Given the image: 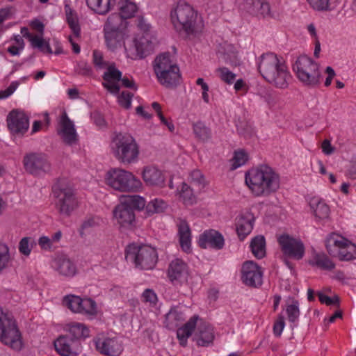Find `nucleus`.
Instances as JSON below:
<instances>
[{"label":"nucleus","mask_w":356,"mask_h":356,"mask_svg":"<svg viewBox=\"0 0 356 356\" xmlns=\"http://www.w3.org/2000/svg\"><path fill=\"white\" fill-rule=\"evenodd\" d=\"M54 344L56 352L61 356H76L81 349L80 341L68 335L60 336Z\"/></svg>","instance_id":"f3484780"},{"label":"nucleus","mask_w":356,"mask_h":356,"mask_svg":"<svg viewBox=\"0 0 356 356\" xmlns=\"http://www.w3.org/2000/svg\"><path fill=\"white\" fill-rule=\"evenodd\" d=\"M286 313L288 321L293 324L292 329L297 325L300 316L299 303L298 300H293L292 303L288 305L286 308Z\"/></svg>","instance_id":"4c0bfd02"},{"label":"nucleus","mask_w":356,"mask_h":356,"mask_svg":"<svg viewBox=\"0 0 356 356\" xmlns=\"http://www.w3.org/2000/svg\"><path fill=\"white\" fill-rule=\"evenodd\" d=\"M171 19L178 32H184L186 36H195L204 27L200 16L194 8L185 1H179L171 11Z\"/></svg>","instance_id":"7ed1b4c3"},{"label":"nucleus","mask_w":356,"mask_h":356,"mask_svg":"<svg viewBox=\"0 0 356 356\" xmlns=\"http://www.w3.org/2000/svg\"><path fill=\"white\" fill-rule=\"evenodd\" d=\"M180 197L186 205H192L196 202L193 189L188 184L183 183L180 191Z\"/></svg>","instance_id":"c03bdc74"},{"label":"nucleus","mask_w":356,"mask_h":356,"mask_svg":"<svg viewBox=\"0 0 356 356\" xmlns=\"http://www.w3.org/2000/svg\"><path fill=\"white\" fill-rule=\"evenodd\" d=\"M54 263V268L60 275L72 277L76 273V265L66 256L57 257Z\"/></svg>","instance_id":"b1692460"},{"label":"nucleus","mask_w":356,"mask_h":356,"mask_svg":"<svg viewBox=\"0 0 356 356\" xmlns=\"http://www.w3.org/2000/svg\"><path fill=\"white\" fill-rule=\"evenodd\" d=\"M126 259L141 270L153 269L158 261L155 248L147 245H129L126 248Z\"/></svg>","instance_id":"423d86ee"},{"label":"nucleus","mask_w":356,"mask_h":356,"mask_svg":"<svg viewBox=\"0 0 356 356\" xmlns=\"http://www.w3.org/2000/svg\"><path fill=\"white\" fill-rule=\"evenodd\" d=\"M314 264L320 268L327 270H331L335 267L334 264L323 253L315 254Z\"/></svg>","instance_id":"79ce46f5"},{"label":"nucleus","mask_w":356,"mask_h":356,"mask_svg":"<svg viewBox=\"0 0 356 356\" xmlns=\"http://www.w3.org/2000/svg\"><path fill=\"white\" fill-rule=\"evenodd\" d=\"M214 339L213 329L208 323H201L198 327L195 340L200 346H207Z\"/></svg>","instance_id":"bb28decb"},{"label":"nucleus","mask_w":356,"mask_h":356,"mask_svg":"<svg viewBox=\"0 0 356 356\" xmlns=\"http://www.w3.org/2000/svg\"><path fill=\"white\" fill-rule=\"evenodd\" d=\"M285 326L284 318L280 315L273 325V333L276 337H280Z\"/></svg>","instance_id":"0e129e2a"},{"label":"nucleus","mask_w":356,"mask_h":356,"mask_svg":"<svg viewBox=\"0 0 356 356\" xmlns=\"http://www.w3.org/2000/svg\"><path fill=\"white\" fill-rule=\"evenodd\" d=\"M239 7L252 15L257 17H273L270 7L264 0H238Z\"/></svg>","instance_id":"2eb2a0df"},{"label":"nucleus","mask_w":356,"mask_h":356,"mask_svg":"<svg viewBox=\"0 0 356 356\" xmlns=\"http://www.w3.org/2000/svg\"><path fill=\"white\" fill-rule=\"evenodd\" d=\"M137 9L136 4L129 0H125L119 3L120 13L127 19L134 17Z\"/></svg>","instance_id":"ea45409f"},{"label":"nucleus","mask_w":356,"mask_h":356,"mask_svg":"<svg viewBox=\"0 0 356 356\" xmlns=\"http://www.w3.org/2000/svg\"><path fill=\"white\" fill-rule=\"evenodd\" d=\"M310 207L316 218L319 220H325L329 217L330 208L325 202L318 200H312L310 202Z\"/></svg>","instance_id":"c9c22d12"},{"label":"nucleus","mask_w":356,"mask_h":356,"mask_svg":"<svg viewBox=\"0 0 356 356\" xmlns=\"http://www.w3.org/2000/svg\"><path fill=\"white\" fill-rule=\"evenodd\" d=\"M172 67L177 65L170 60L169 52L160 54L154 60V70L156 75L163 73L165 70H170Z\"/></svg>","instance_id":"2f4dec72"},{"label":"nucleus","mask_w":356,"mask_h":356,"mask_svg":"<svg viewBox=\"0 0 356 356\" xmlns=\"http://www.w3.org/2000/svg\"><path fill=\"white\" fill-rule=\"evenodd\" d=\"M113 215L118 222L122 227L131 226L135 222L134 211L122 201L115 207Z\"/></svg>","instance_id":"4be33fe9"},{"label":"nucleus","mask_w":356,"mask_h":356,"mask_svg":"<svg viewBox=\"0 0 356 356\" xmlns=\"http://www.w3.org/2000/svg\"><path fill=\"white\" fill-rule=\"evenodd\" d=\"M193 132L201 140H207L210 137L209 129L201 122L193 125Z\"/></svg>","instance_id":"864d4df0"},{"label":"nucleus","mask_w":356,"mask_h":356,"mask_svg":"<svg viewBox=\"0 0 356 356\" xmlns=\"http://www.w3.org/2000/svg\"><path fill=\"white\" fill-rule=\"evenodd\" d=\"M255 218L250 211L241 213L236 218V232L240 240L243 241L253 229Z\"/></svg>","instance_id":"412c9836"},{"label":"nucleus","mask_w":356,"mask_h":356,"mask_svg":"<svg viewBox=\"0 0 356 356\" xmlns=\"http://www.w3.org/2000/svg\"><path fill=\"white\" fill-rule=\"evenodd\" d=\"M65 11L67 22L69 26L70 27L74 35L76 37H79L80 35L81 29L76 14L67 4L65 6Z\"/></svg>","instance_id":"e433bc0d"},{"label":"nucleus","mask_w":356,"mask_h":356,"mask_svg":"<svg viewBox=\"0 0 356 356\" xmlns=\"http://www.w3.org/2000/svg\"><path fill=\"white\" fill-rule=\"evenodd\" d=\"M184 320V312L177 307H172L165 314V327L169 330H174Z\"/></svg>","instance_id":"c85d7f7f"},{"label":"nucleus","mask_w":356,"mask_h":356,"mask_svg":"<svg viewBox=\"0 0 356 356\" xmlns=\"http://www.w3.org/2000/svg\"><path fill=\"white\" fill-rule=\"evenodd\" d=\"M258 70L262 77L276 88L284 89L291 79L284 61L275 54L268 52L259 57Z\"/></svg>","instance_id":"f03ea898"},{"label":"nucleus","mask_w":356,"mask_h":356,"mask_svg":"<svg viewBox=\"0 0 356 356\" xmlns=\"http://www.w3.org/2000/svg\"><path fill=\"white\" fill-rule=\"evenodd\" d=\"M142 298L143 301L149 302L150 305H155L157 302L158 298L156 293L149 289H145L143 294Z\"/></svg>","instance_id":"680f3d73"},{"label":"nucleus","mask_w":356,"mask_h":356,"mask_svg":"<svg viewBox=\"0 0 356 356\" xmlns=\"http://www.w3.org/2000/svg\"><path fill=\"white\" fill-rule=\"evenodd\" d=\"M198 244L203 249L211 248L215 250H221L224 247L225 240L219 232L209 229L204 231L200 236Z\"/></svg>","instance_id":"6ab92c4d"},{"label":"nucleus","mask_w":356,"mask_h":356,"mask_svg":"<svg viewBox=\"0 0 356 356\" xmlns=\"http://www.w3.org/2000/svg\"><path fill=\"white\" fill-rule=\"evenodd\" d=\"M190 179L191 184L197 187L199 190L202 189L206 185L205 178L199 170H195L191 172Z\"/></svg>","instance_id":"3c124183"},{"label":"nucleus","mask_w":356,"mask_h":356,"mask_svg":"<svg viewBox=\"0 0 356 356\" xmlns=\"http://www.w3.org/2000/svg\"><path fill=\"white\" fill-rule=\"evenodd\" d=\"M216 73L222 81L228 84L232 83L236 78V74L229 70L227 67L218 68L216 70Z\"/></svg>","instance_id":"6e6d98bb"},{"label":"nucleus","mask_w":356,"mask_h":356,"mask_svg":"<svg viewBox=\"0 0 356 356\" xmlns=\"http://www.w3.org/2000/svg\"><path fill=\"white\" fill-rule=\"evenodd\" d=\"M25 170L33 175H40L50 170L51 165L47 156L43 153L31 152L23 159Z\"/></svg>","instance_id":"9b49d317"},{"label":"nucleus","mask_w":356,"mask_h":356,"mask_svg":"<svg viewBox=\"0 0 356 356\" xmlns=\"http://www.w3.org/2000/svg\"><path fill=\"white\" fill-rule=\"evenodd\" d=\"M121 201L131 207L134 211V209H143L146 206L145 199L139 195L125 196Z\"/></svg>","instance_id":"a19ab883"},{"label":"nucleus","mask_w":356,"mask_h":356,"mask_svg":"<svg viewBox=\"0 0 356 356\" xmlns=\"http://www.w3.org/2000/svg\"><path fill=\"white\" fill-rule=\"evenodd\" d=\"M317 295L318 296L319 301L323 304H325L327 306L339 305V298L337 296L330 298L321 292H318Z\"/></svg>","instance_id":"052dcab7"},{"label":"nucleus","mask_w":356,"mask_h":356,"mask_svg":"<svg viewBox=\"0 0 356 356\" xmlns=\"http://www.w3.org/2000/svg\"><path fill=\"white\" fill-rule=\"evenodd\" d=\"M243 282L251 287H258L262 284V272L261 268L252 261H245L241 269Z\"/></svg>","instance_id":"dca6fc26"},{"label":"nucleus","mask_w":356,"mask_h":356,"mask_svg":"<svg viewBox=\"0 0 356 356\" xmlns=\"http://www.w3.org/2000/svg\"><path fill=\"white\" fill-rule=\"evenodd\" d=\"M127 19L120 13H113L108 18L104 31H123L127 27Z\"/></svg>","instance_id":"c756f323"},{"label":"nucleus","mask_w":356,"mask_h":356,"mask_svg":"<svg viewBox=\"0 0 356 356\" xmlns=\"http://www.w3.org/2000/svg\"><path fill=\"white\" fill-rule=\"evenodd\" d=\"M278 242L284 255L297 260L303 257L305 246L300 240L282 234L278 238Z\"/></svg>","instance_id":"ddd939ff"},{"label":"nucleus","mask_w":356,"mask_h":356,"mask_svg":"<svg viewBox=\"0 0 356 356\" xmlns=\"http://www.w3.org/2000/svg\"><path fill=\"white\" fill-rule=\"evenodd\" d=\"M122 72L115 67L114 63L108 65L104 73L103 79L105 82H113L121 79Z\"/></svg>","instance_id":"a18cd8bd"},{"label":"nucleus","mask_w":356,"mask_h":356,"mask_svg":"<svg viewBox=\"0 0 356 356\" xmlns=\"http://www.w3.org/2000/svg\"><path fill=\"white\" fill-rule=\"evenodd\" d=\"M69 334L70 337L79 341L80 339H84L90 336V330L84 324L74 322L69 324Z\"/></svg>","instance_id":"72a5a7b5"},{"label":"nucleus","mask_w":356,"mask_h":356,"mask_svg":"<svg viewBox=\"0 0 356 356\" xmlns=\"http://www.w3.org/2000/svg\"><path fill=\"white\" fill-rule=\"evenodd\" d=\"M310 6L318 11L329 10L330 0H307Z\"/></svg>","instance_id":"bf43d9fd"},{"label":"nucleus","mask_w":356,"mask_h":356,"mask_svg":"<svg viewBox=\"0 0 356 356\" xmlns=\"http://www.w3.org/2000/svg\"><path fill=\"white\" fill-rule=\"evenodd\" d=\"M143 179L149 186H162L165 177L161 170L154 166H147L143 171Z\"/></svg>","instance_id":"a878e982"},{"label":"nucleus","mask_w":356,"mask_h":356,"mask_svg":"<svg viewBox=\"0 0 356 356\" xmlns=\"http://www.w3.org/2000/svg\"><path fill=\"white\" fill-rule=\"evenodd\" d=\"M0 342L19 351L23 348L22 333L12 314L0 307Z\"/></svg>","instance_id":"39448f33"},{"label":"nucleus","mask_w":356,"mask_h":356,"mask_svg":"<svg viewBox=\"0 0 356 356\" xmlns=\"http://www.w3.org/2000/svg\"><path fill=\"white\" fill-rule=\"evenodd\" d=\"M60 129L58 133L61 136L64 142L67 145H72L77 140V134L72 121L68 118L66 112H63L59 122Z\"/></svg>","instance_id":"aec40b11"},{"label":"nucleus","mask_w":356,"mask_h":356,"mask_svg":"<svg viewBox=\"0 0 356 356\" xmlns=\"http://www.w3.org/2000/svg\"><path fill=\"white\" fill-rule=\"evenodd\" d=\"M63 304L69 308L72 312L79 313L81 298L74 295H67L63 298Z\"/></svg>","instance_id":"37998d69"},{"label":"nucleus","mask_w":356,"mask_h":356,"mask_svg":"<svg viewBox=\"0 0 356 356\" xmlns=\"http://www.w3.org/2000/svg\"><path fill=\"white\" fill-rule=\"evenodd\" d=\"M93 342L96 350L105 356H119L124 350L122 341L117 337H96Z\"/></svg>","instance_id":"f8f14e48"},{"label":"nucleus","mask_w":356,"mask_h":356,"mask_svg":"<svg viewBox=\"0 0 356 356\" xmlns=\"http://www.w3.org/2000/svg\"><path fill=\"white\" fill-rule=\"evenodd\" d=\"M92 63L97 70L106 69L108 64L104 60L103 54L99 50H94L92 53Z\"/></svg>","instance_id":"5fc2aeb1"},{"label":"nucleus","mask_w":356,"mask_h":356,"mask_svg":"<svg viewBox=\"0 0 356 356\" xmlns=\"http://www.w3.org/2000/svg\"><path fill=\"white\" fill-rule=\"evenodd\" d=\"M124 49L127 56L132 60L144 58V51L139 50L138 45H136V38L129 45L124 44Z\"/></svg>","instance_id":"49530a36"},{"label":"nucleus","mask_w":356,"mask_h":356,"mask_svg":"<svg viewBox=\"0 0 356 356\" xmlns=\"http://www.w3.org/2000/svg\"><path fill=\"white\" fill-rule=\"evenodd\" d=\"M86 3L95 13L105 15L115 4V0H86Z\"/></svg>","instance_id":"473e14b6"},{"label":"nucleus","mask_w":356,"mask_h":356,"mask_svg":"<svg viewBox=\"0 0 356 356\" xmlns=\"http://www.w3.org/2000/svg\"><path fill=\"white\" fill-rule=\"evenodd\" d=\"M327 250L330 254H334L332 247L337 248V256L341 261H350L356 259V245L353 244L344 237L331 234L325 241Z\"/></svg>","instance_id":"9d476101"},{"label":"nucleus","mask_w":356,"mask_h":356,"mask_svg":"<svg viewBox=\"0 0 356 356\" xmlns=\"http://www.w3.org/2000/svg\"><path fill=\"white\" fill-rule=\"evenodd\" d=\"M136 45H138L139 50L144 51V58L152 54L154 51V44L145 36L136 38Z\"/></svg>","instance_id":"09e8293b"},{"label":"nucleus","mask_w":356,"mask_h":356,"mask_svg":"<svg viewBox=\"0 0 356 356\" xmlns=\"http://www.w3.org/2000/svg\"><path fill=\"white\" fill-rule=\"evenodd\" d=\"M76 70L79 74L83 76H90L92 74V67L84 61H81L78 63Z\"/></svg>","instance_id":"69168bd1"},{"label":"nucleus","mask_w":356,"mask_h":356,"mask_svg":"<svg viewBox=\"0 0 356 356\" xmlns=\"http://www.w3.org/2000/svg\"><path fill=\"white\" fill-rule=\"evenodd\" d=\"M159 82L165 88H175L179 83L181 74L179 67H172L163 73L156 74Z\"/></svg>","instance_id":"5701e85b"},{"label":"nucleus","mask_w":356,"mask_h":356,"mask_svg":"<svg viewBox=\"0 0 356 356\" xmlns=\"http://www.w3.org/2000/svg\"><path fill=\"white\" fill-rule=\"evenodd\" d=\"M248 161V155L244 151H238L234 153L232 159V170H235L244 165Z\"/></svg>","instance_id":"4d7b16f0"},{"label":"nucleus","mask_w":356,"mask_h":356,"mask_svg":"<svg viewBox=\"0 0 356 356\" xmlns=\"http://www.w3.org/2000/svg\"><path fill=\"white\" fill-rule=\"evenodd\" d=\"M35 244V243L33 238L24 237L19 243V251L22 254L29 256L31 252L33 245Z\"/></svg>","instance_id":"8fccbe9b"},{"label":"nucleus","mask_w":356,"mask_h":356,"mask_svg":"<svg viewBox=\"0 0 356 356\" xmlns=\"http://www.w3.org/2000/svg\"><path fill=\"white\" fill-rule=\"evenodd\" d=\"M106 184L121 192H134L141 186V181L131 172L121 168H112L106 172Z\"/></svg>","instance_id":"0eeeda50"},{"label":"nucleus","mask_w":356,"mask_h":356,"mask_svg":"<svg viewBox=\"0 0 356 356\" xmlns=\"http://www.w3.org/2000/svg\"><path fill=\"white\" fill-rule=\"evenodd\" d=\"M178 236L181 249L189 252L191 246V232L188 223L184 219H179L177 224Z\"/></svg>","instance_id":"393cba45"},{"label":"nucleus","mask_w":356,"mask_h":356,"mask_svg":"<svg viewBox=\"0 0 356 356\" xmlns=\"http://www.w3.org/2000/svg\"><path fill=\"white\" fill-rule=\"evenodd\" d=\"M10 257L8 245L0 243V273L8 267Z\"/></svg>","instance_id":"603ef678"},{"label":"nucleus","mask_w":356,"mask_h":356,"mask_svg":"<svg viewBox=\"0 0 356 356\" xmlns=\"http://www.w3.org/2000/svg\"><path fill=\"white\" fill-rule=\"evenodd\" d=\"M197 319L198 316H193L186 323L177 330V337L181 346L185 347L187 345V339L194 331Z\"/></svg>","instance_id":"cd10ccee"},{"label":"nucleus","mask_w":356,"mask_h":356,"mask_svg":"<svg viewBox=\"0 0 356 356\" xmlns=\"http://www.w3.org/2000/svg\"><path fill=\"white\" fill-rule=\"evenodd\" d=\"M15 13V8L13 6H7L0 9V24L5 20L10 19Z\"/></svg>","instance_id":"774afa93"},{"label":"nucleus","mask_w":356,"mask_h":356,"mask_svg":"<svg viewBox=\"0 0 356 356\" xmlns=\"http://www.w3.org/2000/svg\"><path fill=\"white\" fill-rule=\"evenodd\" d=\"M168 277L175 286L186 284L188 277L187 264L180 259L172 260L168 266Z\"/></svg>","instance_id":"4468645a"},{"label":"nucleus","mask_w":356,"mask_h":356,"mask_svg":"<svg viewBox=\"0 0 356 356\" xmlns=\"http://www.w3.org/2000/svg\"><path fill=\"white\" fill-rule=\"evenodd\" d=\"M166 203L161 199H154L148 202L145 206V213L149 216L154 213H161L166 208Z\"/></svg>","instance_id":"58836bf2"},{"label":"nucleus","mask_w":356,"mask_h":356,"mask_svg":"<svg viewBox=\"0 0 356 356\" xmlns=\"http://www.w3.org/2000/svg\"><path fill=\"white\" fill-rule=\"evenodd\" d=\"M298 79L305 85L316 86L320 83L321 72L317 63L307 56H300L293 65Z\"/></svg>","instance_id":"1a4fd4ad"},{"label":"nucleus","mask_w":356,"mask_h":356,"mask_svg":"<svg viewBox=\"0 0 356 356\" xmlns=\"http://www.w3.org/2000/svg\"><path fill=\"white\" fill-rule=\"evenodd\" d=\"M55 207L60 214L69 216L77 207L78 202L74 190L64 181H59L53 186Z\"/></svg>","instance_id":"6e6552de"},{"label":"nucleus","mask_w":356,"mask_h":356,"mask_svg":"<svg viewBox=\"0 0 356 356\" xmlns=\"http://www.w3.org/2000/svg\"><path fill=\"white\" fill-rule=\"evenodd\" d=\"M134 94L128 91H122L120 95L118 96L119 104L126 109H128L131 106V99Z\"/></svg>","instance_id":"13d9d810"},{"label":"nucleus","mask_w":356,"mask_h":356,"mask_svg":"<svg viewBox=\"0 0 356 356\" xmlns=\"http://www.w3.org/2000/svg\"><path fill=\"white\" fill-rule=\"evenodd\" d=\"M111 149L115 158L125 165L135 163L139 154L138 145L129 134H115L111 142Z\"/></svg>","instance_id":"20e7f679"},{"label":"nucleus","mask_w":356,"mask_h":356,"mask_svg":"<svg viewBox=\"0 0 356 356\" xmlns=\"http://www.w3.org/2000/svg\"><path fill=\"white\" fill-rule=\"evenodd\" d=\"M9 130L15 134H24L29 127V121L26 115L18 110H13L7 117Z\"/></svg>","instance_id":"a211bd4d"},{"label":"nucleus","mask_w":356,"mask_h":356,"mask_svg":"<svg viewBox=\"0 0 356 356\" xmlns=\"http://www.w3.org/2000/svg\"><path fill=\"white\" fill-rule=\"evenodd\" d=\"M21 33L22 34L23 37L29 39V40L31 42L32 47H39L40 46V42L39 41V36L38 35H32L31 33H29V31L27 27H22L21 28Z\"/></svg>","instance_id":"e2e57ef3"},{"label":"nucleus","mask_w":356,"mask_h":356,"mask_svg":"<svg viewBox=\"0 0 356 356\" xmlns=\"http://www.w3.org/2000/svg\"><path fill=\"white\" fill-rule=\"evenodd\" d=\"M245 181L257 197H268L280 188V176L275 170L266 164H261L248 170Z\"/></svg>","instance_id":"f257e3e1"},{"label":"nucleus","mask_w":356,"mask_h":356,"mask_svg":"<svg viewBox=\"0 0 356 356\" xmlns=\"http://www.w3.org/2000/svg\"><path fill=\"white\" fill-rule=\"evenodd\" d=\"M104 38L108 48L112 51L121 47L124 39L123 31H104Z\"/></svg>","instance_id":"7c9ffc66"},{"label":"nucleus","mask_w":356,"mask_h":356,"mask_svg":"<svg viewBox=\"0 0 356 356\" xmlns=\"http://www.w3.org/2000/svg\"><path fill=\"white\" fill-rule=\"evenodd\" d=\"M79 313L88 315H95L97 311V304L95 300L91 298H81V305H80Z\"/></svg>","instance_id":"de8ad7c7"},{"label":"nucleus","mask_w":356,"mask_h":356,"mask_svg":"<svg viewBox=\"0 0 356 356\" xmlns=\"http://www.w3.org/2000/svg\"><path fill=\"white\" fill-rule=\"evenodd\" d=\"M223 59L226 63L229 64L231 66L236 67L240 65V60L235 51H232L230 54L225 53L223 56Z\"/></svg>","instance_id":"338daca9"},{"label":"nucleus","mask_w":356,"mask_h":356,"mask_svg":"<svg viewBox=\"0 0 356 356\" xmlns=\"http://www.w3.org/2000/svg\"><path fill=\"white\" fill-rule=\"evenodd\" d=\"M251 251L257 259H262L266 255V240L264 236L258 235L254 237L250 245Z\"/></svg>","instance_id":"f704fd0d"}]
</instances>
